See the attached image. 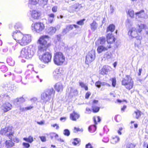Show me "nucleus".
<instances>
[{
  "label": "nucleus",
  "mask_w": 148,
  "mask_h": 148,
  "mask_svg": "<svg viewBox=\"0 0 148 148\" xmlns=\"http://www.w3.org/2000/svg\"><path fill=\"white\" fill-rule=\"evenodd\" d=\"M49 37L47 35L42 36L40 37L38 40V55L39 59L45 63L50 62L52 58L51 53L46 51L48 48L47 41Z\"/></svg>",
  "instance_id": "obj_1"
},
{
  "label": "nucleus",
  "mask_w": 148,
  "mask_h": 148,
  "mask_svg": "<svg viewBox=\"0 0 148 148\" xmlns=\"http://www.w3.org/2000/svg\"><path fill=\"white\" fill-rule=\"evenodd\" d=\"M13 36L16 42L22 46L28 44L32 41L31 36L30 35H23L20 31H16L14 32Z\"/></svg>",
  "instance_id": "obj_2"
},
{
  "label": "nucleus",
  "mask_w": 148,
  "mask_h": 148,
  "mask_svg": "<svg viewBox=\"0 0 148 148\" xmlns=\"http://www.w3.org/2000/svg\"><path fill=\"white\" fill-rule=\"evenodd\" d=\"M36 52L35 47L32 45L22 49L20 53V57L27 59L32 58Z\"/></svg>",
  "instance_id": "obj_3"
},
{
  "label": "nucleus",
  "mask_w": 148,
  "mask_h": 148,
  "mask_svg": "<svg viewBox=\"0 0 148 148\" xmlns=\"http://www.w3.org/2000/svg\"><path fill=\"white\" fill-rule=\"evenodd\" d=\"M55 92L53 88L47 89L41 95V101L44 103L49 102L54 97Z\"/></svg>",
  "instance_id": "obj_4"
},
{
  "label": "nucleus",
  "mask_w": 148,
  "mask_h": 148,
  "mask_svg": "<svg viewBox=\"0 0 148 148\" xmlns=\"http://www.w3.org/2000/svg\"><path fill=\"white\" fill-rule=\"evenodd\" d=\"M65 61V57L61 52H57L54 53L53 56L54 63L58 66L62 65Z\"/></svg>",
  "instance_id": "obj_5"
},
{
  "label": "nucleus",
  "mask_w": 148,
  "mask_h": 148,
  "mask_svg": "<svg viewBox=\"0 0 148 148\" xmlns=\"http://www.w3.org/2000/svg\"><path fill=\"white\" fill-rule=\"evenodd\" d=\"M121 83L122 85L124 86L125 88L129 90L132 88L134 86L133 79L129 75H127L125 77L123 78Z\"/></svg>",
  "instance_id": "obj_6"
},
{
  "label": "nucleus",
  "mask_w": 148,
  "mask_h": 148,
  "mask_svg": "<svg viewBox=\"0 0 148 148\" xmlns=\"http://www.w3.org/2000/svg\"><path fill=\"white\" fill-rule=\"evenodd\" d=\"M0 133L2 135H4L8 137L9 139L11 140H12V136L14 134V132L12 126L6 127L2 129Z\"/></svg>",
  "instance_id": "obj_7"
},
{
  "label": "nucleus",
  "mask_w": 148,
  "mask_h": 148,
  "mask_svg": "<svg viewBox=\"0 0 148 148\" xmlns=\"http://www.w3.org/2000/svg\"><path fill=\"white\" fill-rule=\"evenodd\" d=\"M45 28L43 23L40 22L33 23L31 26V29L33 32L40 33Z\"/></svg>",
  "instance_id": "obj_8"
},
{
  "label": "nucleus",
  "mask_w": 148,
  "mask_h": 148,
  "mask_svg": "<svg viewBox=\"0 0 148 148\" xmlns=\"http://www.w3.org/2000/svg\"><path fill=\"white\" fill-rule=\"evenodd\" d=\"M128 34L130 38H131L136 37L137 39V41H138V45H139L140 44V40L142 39V37L140 36H136L137 34V32L136 28L134 27L130 28L128 33Z\"/></svg>",
  "instance_id": "obj_9"
},
{
  "label": "nucleus",
  "mask_w": 148,
  "mask_h": 148,
  "mask_svg": "<svg viewBox=\"0 0 148 148\" xmlns=\"http://www.w3.org/2000/svg\"><path fill=\"white\" fill-rule=\"evenodd\" d=\"M95 52L94 50L89 51L86 56V63L89 64L95 60Z\"/></svg>",
  "instance_id": "obj_10"
},
{
  "label": "nucleus",
  "mask_w": 148,
  "mask_h": 148,
  "mask_svg": "<svg viewBox=\"0 0 148 148\" xmlns=\"http://www.w3.org/2000/svg\"><path fill=\"white\" fill-rule=\"evenodd\" d=\"M93 119L95 125L97 124V120L98 122L101 121L100 118L99 116H95L93 117ZM96 129V127L95 125H93L90 126L88 127V131L91 133H93Z\"/></svg>",
  "instance_id": "obj_11"
},
{
  "label": "nucleus",
  "mask_w": 148,
  "mask_h": 148,
  "mask_svg": "<svg viewBox=\"0 0 148 148\" xmlns=\"http://www.w3.org/2000/svg\"><path fill=\"white\" fill-rule=\"evenodd\" d=\"M30 14L31 17L34 19H38L41 14L39 11L36 10L30 11Z\"/></svg>",
  "instance_id": "obj_12"
},
{
  "label": "nucleus",
  "mask_w": 148,
  "mask_h": 148,
  "mask_svg": "<svg viewBox=\"0 0 148 148\" xmlns=\"http://www.w3.org/2000/svg\"><path fill=\"white\" fill-rule=\"evenodd\" d=\"M111 47L110 45L108 46H104L102 45H99L97 49V51L98 53H102L103 51H106L107 50L109 49Z\"/></svg>",
  "instance_id": "obj_13"
},
{
  "label": "nucleus",
  "mask_w": 148,
  "mask_h": 148,
  "mask_svg": "<svg viewBox=\"0 0 148 148\" xmlns=\"http://www.w3.org/2000/svg\"><path fill=\"white\" fill-rule=\"evenodd\" d=\"M12 105L9 103H5L3 104L1 107V109L4 112H6L12 108Z\"/></svg>",
  "instance_id": "obj_14"
},
{
  "label": "nucleus",
  "mask_w": 148,
  "mask_h": 148,
  "mask_svg": "<svg viewBox=\"0 0 148 148\" xmlns=\"http://www.w3.org/2000/svg\"><path fill=\"white\" fill-rule=\"evenodd\" d=\"M111 70L112 69L110 66L108 65L104 66L101 70L100 73L102 75L106 74Z\"/></svg>",
  "instance_id": "obj_15"
},
{
  "label": "nucleus",
  "mask_w": 148,
  "mask_h": 148,
  "mask_svg": "<svg viewBox=\"0 0 148 148\" xmlns=\"http://www.w3.org/2000/svg\"><path fill=\"white\" fill-rule=\"evenodd\" d=\"M54 87L57 92H61L63 90L64 86L62 83L58 82L55 84Z\"/></svg>",
  "instance_id": "obj_16"
},
{
  "label": "nucleus",
  "mask_w": 148,
  "mask_h": 148,
  "mask_svg": "<svg viewBox=\"0 0 148 148\" xmlns=\"http://www.w3.org/2000/svg\"><path fill=\"white\" fill-rule=\"evenodd\" d=\"M135 16L136 19H138L139 18H143L145 16L144 10H142L136 12Z\"/></svg>",
  "instance_id": "obj_17"
},
{
  "label": "nucleus",
  "mask_w": 148,
  "mask_h": 148,
  "mask_svg": "<svg viewBox=\"0 0 148 148\" xmlns=\"http://www.w3.org/2000/svg\"><path fill=\"white\" fill-rule=\"evenodd\" d=\"M107 42L108 43H112L115 41V38L112 33H109L107 36Z\"/></svg>",
  "instance_id": "obj_18"
},
{
  "label": "nucleus",
  "mask_w": 148,
  "mask_h": 148,
  "mask_svg": "<svg viewBox=\"0 0 148 148\" xmlns=\"http://www.w3.org/2000/svg\"><path fill=\"white\" fill-rule=\"evenodd\" d=\"M61 75L60 70L59 69H56L53 72V76L56 79L58 78Z\"/></svg>",
  "instance_id": "obj_19"
},
{
  "label": "nucleus",
  "mask_w": 148,
  "mask_h": 148,
  "mask_svg": "<svg viewBox=\"0 0 148 148\" xmlns=\"http://www.w3.org/2000/svg\"><path fill=\"white\" fill-rule=\"evenodd\" d=\"M12 140H7L5 142V147L7 148L13 147L15 145V143L13 142Z\"/></svg>",
  "instance_id": "obj_20"
},
{
  "label": "nucleus",
  "mask_w": 148,
  "mask_h": 148,
  "mask_svg": "<svg viewBox=\"0 0 148 148\" xmlns=\"http://www.w3.org/2000/svg\"><path fill=\"white\" fill-rule=\"evenodd\" d=\"M79 115L73 112L70 114V119L73 121H75L79 117Z\"/></svg>",
  "instance_id": "obj_21"
},
{
  "label": "nucleus",
  "mask_w": 148,
  "mask_h": 148,
  "mask_svg": "<svg viewBox=\"0 0 148 148\" xmlns=\"http://www.w3.org/2000/svg\"><path fill=\"white\" fill-rule=\"evenodd\" d=\"M90 29L93 32L95 31L98 27V24L95 21H93L92 23L90 24Z\"/></svg>",
  "instance_id": "obj_22"
},
{
  "label": "nucleus",
  "mask_w": 148,
  "mask_h": 148,
  "mask_svg": "<svg viewBox=\"0 0 148 148\" xmlns=\"http://www.w3.org/2000/svg\"><path fill=\"white\" fill-rule=\"evenodd\" d=\"M81 5L78 3H76L70 7L69 12H73L75 10L77 9Z\"/></svg>",
  "instance_id": "obj_23"
},
{
  "label": "nucleus",
  "mask_w": 148,
  "mask_h": 148,
  "mask_svg": "<svg viewBox=\"0 0 148 148\" xmlns=\"http://www.w3.org/2000/svg\"><path fill=\"white\" fill-rule=\"evenodd\" d=\"M56 31V29L55 27H50L47 29V32L50 34L52 35L54 34Z\"/></svg>",
  "instance_id": "obj_24"
},
{
  "label": "nucleus",
  "mask_w": 148,
  "mask_h": 148,
  "mask_svg": "<svg viewBox=\"0 0 148 148\" xmlns=\"http://www.w3.org/2000/svg\"><path fill=\"white\" fill-rule=\"evenodd\" d=\"M55 15L51 13L48 15V21L50 23H52L54 21Z\"/></svg>",
  "instance_id": "obj_25"
},
{
  "label": "nucleus",
  "mask_w": 148,
  "mask_h": 148,
  "mask_svg": "<svg viewBox=\"0 0 148 148\" xmlns=\"http://www.w3.org/2000/svg\"><path fill=\"white\" fill-rule=\"evenodd\" d=\"M77 94V90L73 87H71L69 95L71 96H75Z\"/></svg>",
  "instance_id": "obj_26"
},
{
  "label": "nucleus",
  "mask_w": 148,
  "mask_h": 148,
  "mask_svg": "<svg viewBox=\"0 0 148 148\" xmlns=\"http://www.w3.org/2000/svg\"><path fill=\"white\" fill-rule=\"evenodd\" d=\"M25 99L23 97H21L20 98H17L14 100V103L15 104V103H17L18 104L19 103H23L25 102Z\"/></svg>",
  "instance_id": "obj_27"
},
{
  "label": "nucleus",
  "mask_w": 148,
  "mask_h": 148,
  "mask_svg": "<svg viewBox=\"0 0 148 148\" xmlns=\"http://www.w3.org/2000/svg\"><path fill=\"white\" fill-rule=\"evenodd\" d=\"M23 140L30 143H32L34 141L33 138L31 136H29L28 137L24 138Z\"/></svg>",
  "instance_id": "obj_28"
},
{
  "label": "nucleus",
  "mask_w": 148,
  "mask_h": 148,
  "mask_svg": "<svg viewBox=\"0 0 148 148\" xmlns=\"http://www.w3.org/2000/svg\"><path fill=\"white\" fill-rule=\"evenodd\" d=\"M141 112L140 111L137 110L135 111L133 114V115L136 119H138L140 116L141 115Z\"/></svg>",
  "instance_id": "obj_29"
},
{
  "label": "nucleus",
  "mask_w": 148,
  "mask_h": 148,
  "mask_svg": "<svg viewBox=\"0 0 148 148\" xmlns=\"http://www.w3.org/2000/svg\"><path fill=\"white\" fill-rule=\"evenodd\" d=\"M115 29V26L113 24L110 25L107 29V32H108L109 31L111 33L113 32Z\"/></svg>",
  "instance_id": "obj_30"
},
{
  "label": "nucleus",
  "mask_w": 148,
  "mask_h": 148,
  "mask_svg": "<svg viewBox=\"0 0 148 148\" xmlns=\"http://www.w3.org/2000/svg\"><path fill=\"white\" fill-rule=\"evenodd\" d=\"M66 26L69 31L72 30L73 29V27L77 29L79 28V27L78 26L75 24L68 25Z\"/></svg>",
  "instance_id": "obj_31"
},
{
  "label": "nucleus",
  "mask_w": 148,
  "mask_h": 148,
  "mask_svg": "<svg viewBox=\"0 0 148 148\" xmlns=\"http://www.w3.org/2000/svg\"><path fill=\"white\" fill-rule=\"evenodd\" d=\"M120 140L119 138L116 136L114 138H113L111 140V143L113 144H115L118 142Z\"/></svg>",
  "instance_id": "obj_32"
},
{
  "label": "nucleus",
  "mask_w": 148,
  "mask_h": 148,
  "mask_svg": "<svg viewBox=\"0 0 148 148\" xmlns=\"http://www.w3.org/2000/svg\"><path fill=\"white\" fill-rule=\"evenodd\" d=\"M7 62L11 66H14L15 63L14 61L11 58H7Z\"/></svg>",
  "instance_id": "obj_33"
},
{
  "label": "nucleus",
  "mask_w": 148,
  "mask_h": 148,
  "mask_svg": "<svg viewBox=\"0 0 148 148\" xmlns=\"http://www.w3.org/2000/svg\"><path fill=\"white\" fill-rule=\"evenodd\" d=\"M112 56V54L111 52H107L104 55V57L105 58L108 59L111 58Z\"/></svg>",
  "instance_id": "obj_34"
},
{
  "label": "nucleus",
  "mask_w": 148,
  "mask_h": 148,
  "mask_svg": "<svg viewBox=\"0 0 148 148\" xmlns=\"http://www.w3.org/2000/svg\"><path fill=\"white\" fill-rule=\"evenodd\" d=\"M145 25L141 24L140 25H138V28L137 29V31L139 33H140L143 29H144L145 26Z\"/></svg>",
  "instance_id": "obj_35"
},
{
  "label": "nucleus",
  "mask_w": 148,
  "mask_h": 148,
  "mask_svg": "<svg viewBox=\"0 0 148 148\" xmlns=\"http://www.w3.org/2000/svg\"><path fill=\"white\" fill-rule=\"evenodd\" d=\"M49 135L51 139H53L54 137L55 138V139H56L58 137V134L54 132L51 133L49 134Z\"/></svg>",
  "instance_id": "obj_36"
},
{
  "label": "nucleus",
  "mask_w": 148,
  "mask_h": 148,
  "mask_svg": "<svg viewBox=\"0 0 148 148\" xmlns=\"http://www.w3.org/2000/svg\"><path fill=\"white\" fill-rule=\"evenodd\" d=\"M5 87L7 88L8 89L13 90L14 89V88H16L13 85H12L10 83L7 84L5 85Z\"/></svg>",
  "instance_id": "obj_37"
},
{
  "label": "nucleus",
  "mask_w": 148,
  "mask_h": 148,
  "mask_svg": "<svg viewBox=\"0 0 148 148\" xmlns=\"http://www.w3.org/2000/svg\"><path fill=\"white\" fill-rule=\"evenodd\" d=\"M39 1V0H29V3L32 5H36L38 4Z\"/></svg>",
  "instance_id": "obj_38"
},
{
  "label": "nucleus",
  "mask_w": 148,
  "mask_h": 148,
  "mask_svg": "<svg viewBox=\"0 0 148 148\" xmlns=\"http://www.w3.org/2000/svg\"><path fill=\"white\" fill-rule=\"evenodd\" d=\"M99 107L95 106L93 105L92 106V110L94 112H98L99 110Z\"/></svg>",
  "instance_id": "obj_39"
},
{
  "label": "nucleus",
  "mask_w": 148,
  "mask_h": 148,
  "mask_svg": "<svg viewBox=\"0 0 148 148\" xmlns=\"http://www.w3.org/2000/svg\"><path fill=\"white\" fill-rule=\"evenodd\" d=\"M73 140L74 141L73 142L72 144L75 145L79 144L80 142V139L78 138H75L73 139Z\"/></svg>",
  "instance_id": "obj_40"
},
{
  "label": "nucleus",
  "mask_w": 148,
  "mask_h": 148,
  "mask_svg": "<svg viewBox=\"0 0 148 148\" xmlns=\"http://www.w3.org/2000/svg\"><path fill=\"white\" fill-rule=\"evenodd\" d=\"M79 84L82 87L84 88L86 90H88V88L87 86H86L84 82H79Z\"/></svg>",
  "instance_id": "obj_41"
},
{
  "label": "nucleus",
  "mask_w": 148,
  "mask_h": 148,
  "mask_svg": "<svg viewBox=\"0 0 148 148\" xmlns=\"http://www.w3.org/2000/svg\"><path fill=\"white\" fill-rule=\"evenodd\" d=\"M128 12L130 17L132 18H133L134 17V12L133 10H130L128 11Z\"/></svg>",
  "instance_id": "obj_42"
},
{
  "label": "nucleus",
  "mask_w": 148,
  "mask_h": 148,
  "mask_svg": "<svg viewBox=\"0 0 148 148\" xmlns=\"http://www.w3.org/2000/svg\"><path fill=\"white\" fill-rule=\"evenodd\" d=\"M63 134L65 136H69L70 134L69 131L67 129H65L64 130Z\"/></svg>",
  "instance_id": "obj_43"
},
{
  "label": "nucleus",
  "mask_w": 148,
  "mask_h": 148,
  "mask_svg": "<svg viewBox=\"0 0 148 148\" xmlns=\"http://www.w3.org/2000/svg\"><path fill=\"white\" fill-rule=\"evenodd\" d=\"M98 41L101 44H103L106 41L105 38L103 37H101L99 40Z\"/></svg>",
  "instance_id": "obj_44"
},
{
  "label": "nucleus",
  "mask_w": 148,
  "mask_h": 148,
  "mask_svg": "<svg viewBox=\"0 0 148 148\" xmlns=\"http://www.w3.org/2000/svg\"><path fill=\"white\" fill-rule=\"evenodd\" d=\"M32 107L31 106H29V107H25V108H20V110L21 111H23L25 110H28L31 109L32 108Z\"/></svg>",
  "instance_id": "obj_45"
},
{
  "label": "nucleus",
  "mask_w": 148,
  "mask_h": 148,
  "mask_svg": "<svg viewBox=\"0 0 148 148\" xmlns=\"http://www.w3.org/2000/svg\"><path fill=\"white\" fill-rule=\"evenodd\" d=\"M22 145L24 148H29L30 146V145L29 143L25 142H23Z\"/></svg>",
  "instance_id": "obj_46"
},
{
  "label": "nucleus",
  "mask_w": 148,
  "mask_h": 148,
  "mask_svg": "<svg viewBox=\"0 0 148 148\" xmlns=\"http://www.w3.org/2000/svg\"><path fill=\"white\" fill-rule=\"evenodd\" d=\"M85 20V19L81 20L79 21H77V24L79 25H83L84 24V21Z\"/></svg>",
  "instance_id": "obj_47"
},
{
  "label": "nucleus",
  "mask_w": 148,
  "mask_h": 148,
  "mask_svg": "<svg viewBox=\"0 0 148 148\" xmlns=\"http://www.w3.org/2000/svg\"><path fill=\"white\" fill-rule=\"evenodd\" d=\"M83 131V130L82 129H80L79 128H77L76 127H75L74 128V132H76L78 131H81L82 132Z\"/></svg>",
  "instance_id": "obj_48"
},
{
  "label": "nucleus",
  "mask_w": 148,
  "mask_h": 148,
  "mask_svg": "<svg viewBox=\"0 0 148 148\" xmlns=\"http://www.w3.org/2000/svg\"><path fill=\"white\" fill-rule=\"evenodd\" d=\"M135 146V145L132 143H129L127 145V147L128 148H134Z\"/></svg>",
  "instance_id": "obj_49"
},
{
  "label": "nucleus",
  "mask_w": 148,
  "mask_h": 148,
  "mask_svg": "<svg viewBox=\"0 0 148 148\" xmlns=\"http://www.w3.org/2000/svg\"><path fill=\"white\" fill-rule=\"evenodd\" d=\"M112 85L113 87H115L116 85V79L115 78H112Z\"/></svg>",
  "instance_id": "obj_50"
},
{
  "label": "nucleus",
  "mask_w": 148,
  "mask_h": 148,
  "mask_svg": "<svg viewBox=\"0 0 148 148\" xmlns=\"http://www.w3.org/2000/svg\"><path fill=\"white\" fill-rule=\"evenodd\" d=\"M95 85L98 88H100L101 86V82L98 81L97 82L95 83Z\"/></svg>",
  "instance_id": "obj_51"
},
{
  "label": "nucleus",
  "mask_w": 148,
  "mask_h": 148,
  "mask_svg": "<svg viewBox=\"0 0 148 148\" xmlns=\"http://www.w3.org/2000/svg\"><path fill=\"white\" fill-rule=\"evenodd\" d=\"M69 31V30L66 26V28L63 29L62 33L64 34H66Z\"/></svg>",
  "instance_id": "obj_52"
},
{
  "label": "nucleus",
  "mask_w": 148,
  "mask_h": 148,
  "mask_svg": "<svg viewBox=\"0 0 148 148\" xmlns=\"http://www.w3.org/2000/svg\"><path fill=\"white\" fill-rule=\"evenodd\" d=\"M39 137L42 141L44 142L46 141V139L45 136H40Z\"/></svg>",
  "instance_id": "obj_53"
},
{
  "label": "nucleus",
  "mask_w": 148,
  "mask_h": 148,
  "mask_svg": "<svg viewBox=\"0 0 148 148\" xmlns=\"http://www.w3.org/2000/svg\"><path fill=\"white\" fill-rule=\"evenodd\" d=\"M48 0H40V2L41 4L45 5L47 4Z\"/></svg>",
  "instance_id": "obj_54"
},
{
  "label": "nucleus",
  "mask_w": 148,
  "mask_h": 148,
  "mask_svg": "<svg viewBox=\"0 0 148 148\" xmlns=\"http://www.w3.org/2000/svg\"><path fill=\"white\" fill-rule=\"evenodd\" d=\"M114 8L111 5H110V12L111 14H113L114 11Z\"/></svg>",
  "instance_id": "obj_55"
},
{
  "label": "nucleus",
  "mask_w": 148,
  "mask_h": 148,
  "mask_svg": "<svg viewBox=\"0 0 148 148\" xmlns=\"http://www.w3.org/2000/svg\"><path fill=\"white\" fill-rule=\"evenodd\" d=\"M27 68L28 69V70L30 71L33 70L34 67L32 65H29L27 66Z\"/></svg>",
  "instance_id": "obj_56"
},
{
  "label": "nucleus",
  "mask_w": 148,
  "mask_h": 148,
  "mask_svg": "<svg viewBox=\"0 0 148 148\" xmlns=\"http://www.w3.org/2000/svg\"><path fill=\"white\" fill-rule=\"evenodd\" d=\"M37 123L39 125H42L45 124V121L44 120H42L39 122H37Z\"/></svg>",
  "instance_id": "obj_57"
},
{
  "label": "nucleus",
  "mask_w": 148,
  "mask_h": 148,
  "mask_svg": "<svg viewBox=\"0 0 148 148\" xmlns=\"http://www.w3.org/2000/svg\"><path fill=\"white\" fill-rule=\"evenodd\" d=\"M31 73V72L30 71H26L25 72V74L26 75V77L27 78H29V75Z\"/></svg>",
  "instance_id": "obj_58"
},
{
  "label": "nucleus",
  "mask_w": 148,
  "mask_h": 148,
  "mask_svg": "<svg viewBox=\"0 0 148 148\" xmlns=\"http://www.w3.org/2000/svg\"><path fill=\"white\" fill-rule=\"evenodd\" d=\"M37 100V98L36 97H34L30 99V100L32 102H36Z\"/></svg>",
  "instance_id": "obj_59"
},
{
  "label": "nucleus",
  "mask_w": 148,
  "mask_h": 148,
  "mask_svg": "<svg viewBox=\"0 0 148 148\" xmlns=\"http://www.w3.org/2000/svg\"><path fill=\"white\" fill-rule=\"evenodd\" d=\"M91 95V93L90 92H87L86 94V95H85V98H86V99H88L90 96V95Z\"/></svg>",
  "instance_id": "obj_60"
},
{
  "label": "nucleus",
  "mask_w": 148,
  "mask_h": 148,
  "mask_svg": "<svg viewBox=\"0 0 148 148\" xmlns=\"http://www.w3.org/2000/svg\"><path fill=\"white\" fill-rule=\"evenodd\" d=\"M52 11L53 12H56L57 11V6H54L52 8Z\"/></svg>",
  "instance_id": "obj_61"
},
{
  "label": "nucleus",
  "mask_w": 148,
  "mask_h": 148,
  "mask_svg": "<svg viewBox=\"0 0 148 148\" xmlns=\"http://www.w3.org/2000/svg\"><path fill=\"white\" fill-rule=\"evenodd\" d=\"M12 140L14 142H16V143H18L19 142V139L18 138H15L13 139L12 138Z\"/></svg>",
  "instance_id": "obj_62"
},
{
  "label": "nucleus",
  "mask_w": 148,
  "mask_h": 148,
  "mask_svg": "<svg viewBox=\"0 0 148 148\" xmlns=\"http://www.w3.org/2000/svg\"><path fill=\"white\" fill-rule=\"evenodd\" d=\"M86 148H92V147L91 145V144L89 143L88 144H86Z\"/></svg>",
  "instance_id": "obj_63"
},
{
  "label": "nucleus",
  "mask_w": 148,
  "mask_h": 148,
  "mask_svg": "<svg viewBox=\"0 0 148 148\" xmlns=\"http://www.w3.org/2000/svg\"><path fill=\"white\" fill-rule=\"evenodd\" d=\"M144 29L145 30L146 34H148V27L146 25H145Z\"/></svg>",
  "instance_id": "obj_64"
}]
</instances>
